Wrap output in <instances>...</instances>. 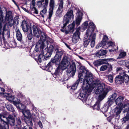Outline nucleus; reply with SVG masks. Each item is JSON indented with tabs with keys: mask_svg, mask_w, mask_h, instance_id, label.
<instances>
[{
	"mask_svg": "<svg viewBox=\"0 0 129 129\" xmlns=\"http://www.w3.org/2000/svg\"><path fill=\"white\" fill-rule=\"evenodd\" d=\"M81 68L83 77V89L79 93L78 97H80L85 100L90 94L92 89L96 87L97 88L100 86V85L105 84L100 83L98 79H94L92 74L85 68L84 66H81Z\"/></svg>",
	"mask_w": 129,
	"mask_h": 129,
	"instance_id": "f257e3e1",
	"label": "nucleus"
},
{
	"mask_svg": "<svg viewBox=\"0 0 129 129\" xmlns=\"http://www.w3.org/2000/svg\"><path fill=\"white\" fill-rule=\"evenodd\" d=\"M55 51L56 52V54L54 58L51 59V61L45 66V69L47 71L50 72L52 68V66L53 63L58 65L54 74L56 77L59 78L60 77L59 74L60 72L61 73V70H63L67 68L70 62L68 60L67 57L65 56L63 57L61 63H60L63 52L61 50L58 48L55 49Z\"/></svg>",
	"mask_w": 129,
	"mask_h": 129,
	"instance_id": "f03ea898",
	"label": "nucleus"
},
{
	"mask_svg": "<svg viewBox=\"0 0 129 129\" xmlns=\"http://www.w3.org/2000/svg\"><path fill=\"white\" fill-rule=\"evenodd\" d=\"M4 9L6 10L4 7L0 6V38L2 36L3 40H4L5 36L7 38H9L10 34L8 24L4 19L3 11Z\"/></svg>",
	"mask_w": 129,
	"mask_h": 129,
	"instance_id": "7ed1b4c3",
	"label": "nucleus"
},
{
	"mask_svg": "<svg viewBox=\"0 0 129 129\" xmlns=\"http://www.w3.org/2000/svg\"><path fill=\"white\" fill-rule=\"evenodd\" d=\"M96 27L93 22H90L88 24L86 33V36L83 39V45L84 47H86L91 41V36L93 33Z\"/></svg>",
	"mask_w": 129,
	"mask_h": 129,
	"instance_id": "20e7f679",
	"label": "nucleus"
},
{
	"mask_svg": "<svg viewBox=\"0 0 129 129\" xmlns=\"http://www.w3.org/2000/svg\"><path fill=\"white\" fill-rule=\"evenodd\" d=\"M40 39L38 42V43L40 45V48H43L44 47L48 46L49 43H53V40L48 37L44 32L42 31L40 33Z\"/></svg>",
	"mask_w": 129,
	"mask_h": 129,
	"instance_id": "39448f33",
	"label": "nucleus"
},
{
	"mask_svg": "<svg viewBox=\"0 0 129 129\" xmlns=\"http://www.w3.org/2000/svg\"><path fill=\"white\" fill-rule=\"evenodd\" d=\"M100 85L96 89V90L99 92L101 93L99 95L98 98V100H97L100 102L106 96L109 90L107 85H106L105 84Z\"/></svg>",
	"mask_w": 129,
	"mask_h": 129,
	"instance_id": "423d86ee",
	"label": "nucleus"
},
{
	"mask_svg": "<svg viewBox=\"0 0 129 129\" xmlns=\"http://www.w3.org/2000/svg\"><path fill=\"white\" fill-rule=\"evenodd\" d=\"M76 65L74 62H72L71 63L70 67L67 71V73L66 75H64L63 78L64 81H67L70 79V77H73L74 76L76 71Z\"/></svg>",
	"mask_w": 129,
	"mask_h": 129,
	"instance_id": "0eeeda50",
	"label": "nucleus"
},
{
	"mask_svg": "<svg viewBox=\"0 0 129 129\" xmlns=\"http://www.w3.org/2000/svg\"><path fill=\"white\" fill-rule=\"evenodd\" d=\"M72 17L73 18L74 17L73 11L72 10H68L64 17L62 21L63 26L62 27L61 29H64L67 25L69 23L71 20Z\"/></svg>",
	"mask_w": 129,
	"mask_h": 129,
	"instance_id": "6e6552de",
	"label": "nucleus"
},
{
	"mask_svg": "<svg viewBox=\"0 0 129 129\" xmlns=\"http://www.w3.org/2000/svg\"><path fill=\"white\" fill-rule=\"evenodd\" d=\"M78 79L75 82L72 86H69L68 87V88H71L70 89L73 90L76 89L79 82L82 83L83 82V76L82 72V69L80 67L78 74Z\"/></svg>",
	"mask_w": 129,
	"mask_h": 129,
	"instance_id": "1a4fd4ad",
	"label": "nucleus"
},
{
	"mask_svg": "<svg viewBox=\"0 0 129 129\" xmlns=\"http://www.w3.org/2000/svg\"><path fill=\"white\" fill-rule=\"evenodd\" d=\"M21 27L23 31L24 32H27L28 31L31 29V25L30 23L26 21L25 19L22 21Z\"/></svg>",
	"mask_w": 129,
	"mask_h": 129,
	"instance_id": "9d476101",
	"label": "nucleus"
},
{
	"mask_svg": "<svg viewBox=\"0 0 129 129\" xmlns=\"http://www.w3.org/2000/svg\"><path fill=\"white\" fill-rule=\"evenodd\" d=\"M124 109L123 112H127V114L126 116L122 119V121L123 123H125L129 119V104H127V105L125 104L124 106Z\"/></svg>",
	"mask_w": 129,
	"mask_h": 129,
	"instance_id": "9b49d317",
	"label": "nucleus"
},
{
	"mask_svg": "<svg viewBox=\"0 0 129 129\" xmlns=\"http://www.w3.org/2000/svg\"><path fill=\"white\" fill-rule=\"evenodd\" d=\"M52 43L50 44H51ZM54 50V46L51 44L48 47H47L45 49V50L47 51V52L46 54V58L47 59L49 58Z\"/></svg>",
	"mask_w": 129,
	"mask_h": 129,
	"instance_id": "f8f14e48",
	"label": "nucleus"
},
{
	"mask_svg": "<svg viewBox=\"0 0 129 129\" xmlns=\"http://www.w3.org/2000/svg\"><path fill=\"white\" fill-rule=\"evenodd\" d=\"M55 6V2L54 0H50L49 4V16L48 19H50L53 14V10Z\"/></svg>",
	"mask_w": 129,
	"mask_h": 129,
	"instance_id": "ddd939ff",
	"label": "nucleus"
},
{
	"mask_svg": "<svg viewBox=\"0 0 129 129\" xmlns=\"http://www.w3.org/2000/svg\"><path fill=\"white\" fill-rule=\"evenodd\" d=\"M108 38L106 35H104L103 37V39L101 42V43H99L96 46L95 48H98L99 47L102 46V48H104L105 49L107 48V46H106V41L108 40Z\"/></svg>",
	"mask_w": 129,
	"mask_h": 129,
	"instance_id": "4468645a",
	"label": "nucleus"
},
{
	"mask_svg": "<svg viewBox=\"0 0 129 129\" xmlns=\"http://www.w3.org/2000/svg\"><path fill=\"white\" fill-rule=\"evenodd\" d=\"M63 0L60 1L57 10L56 11V16L60 17L61 16V14L63 9Z\"/></svg>",
	"mask_w": 129,
	"mask_h": 129,
	"instance_id": "2eb2a0df",
	"label": "nucleus"
},
{
	"mask_svg": "<svg viewBox=\"0 0 129 129\" xmlns=\"http://www.w3.org/2000/svg\"><path fill=\"white\" fill-rule=\"evenodd\" d=\"M34 36L39 38L40 36L42 31L36 26L34 25L32 27Z\"/></svg>",
	"mask_w": 129,
	"mask_h": 129,
	"instance_id": "dca6fc26",
	"label": "nucleus"
},
{
	"mask_svg": "<svg viewBox=\"0 0 129 129\" xmlns=\"http://www.w3.org/2000/svg\"><path fill=\"white\" fill-rule=\"evenodd\" d=\"M5 38L4 40H3L5 48H13L17 45V43L14 40L10 41L9 43L7 42Z\"/></svg>",
	"mask_w": 129,
	"mask_h": 129,
	"instance_id": "f3484780",
	"label": "nucleus"
},
{
	"mask_svg": "<svg viewBox=\"0 0 129 129\" xmlns=\"http://www.w3.org/2000/svg\"><path fill=\"white\" fill-rule=\"evenodd\" d=\"M119 74L122 75L123 83L124 82L125 83L127 84L129 82V71H128L127 74L125 72L123 71L119 73Z\"/></svg>",
	"mask_w": 129,
	"mask_h": 129,
	"instance_id": "a211bd4d",
	"label": "nucleus"
},
{
	"mask_svg": "<svg viewBox=\"0 0 129 129\" xmlns=\"http://www.w3.org/2000/svg\"><path fill=\"white\" fill-rule=\"evenodd\" d=\"M7 123L10 124L11 127L15 126V119L13 116L9 115L7 118Z\"/></svg>",
	"mask_w": 129,
	"mask_h": 129,
	"instance_id": "6ab92c4d",
	"label": "nucleus"
},
{
	"mask_svg": "<svg viewBox=\"0 0 129 129\" xmlns=\"http://www.w3.org/2000/svg\"><path fill=\"white\" fill-rule=\"evenodd\" d=\"M83 14L82 13L79 12L78 13L77 17L76 19V21L75 22L76 27L78 26L80 24L82 19Z\"/></svg>",
	"mask_w": 129,
	"mask_h": 129,
	"instance_id": "aec40b11",
	"label": "nucleus"
},
{
	"mask_svg": "<svg viewBox=\"0 0 129 129\" xmlns=\"http://www.w3.org/2000/svg\"><path fill=\"white\" fill-rule=\"evenodd\" d=\"M112 66L109 63H108L106 65L102 66L100 68V70L101 71H103L107 69L108 71L107 72L109 73L112 71Z\"/></svg>",
	"mask_w": 129,
	"mask_h": 129,
	"instance_id": "412c9836",
	"label": "nucleus"
},
{
	"mask_svg": "<svg viewBox=\"0 0 129 129\" xmlns=\"http://www.w3.org/2000/svg\"><path fill=\"white\" fill-rule=\"evenodd\" d=\"M75 26V21H74L73 22L68 26L69 30H66L64 33L67 34H68L70 32H73L74 30Z\"/></svg>",
	"mask_w": 129,
	"mask_h": 129,
	"instance_id": "4be33fe9",
	"label": "nucleus"
},
{
	"mask_svg": "<svg viewBox=\"0 0 129 129\" xmlns=\"http://www.w3.org/2000/svg\"><path fill=\"white\" fill-rule=\"evenodd\" d=\"M12 14V13L11 11H9L7 12L5 17L6 20L5 21H8V23L11 22L13 20V17Z\"/></svg>",
	"mask_w": 129,
	"mask_h": 129,
	"instance_id": "5701e85b",
	"label": "nucleus"
},
{
	"mask_svg": "<svg viewBox=\"0 0 129 129\" xmlns=\"http://www.w3.org/2000/svg\"><path fill=\"white\" fill-rule=\"evenodd\" d=\"M115 81L116 84H121L123 83V79L122 75L120 74L117 75L115 77Z\"/></svg>",
	"mask_w": 129,
	"mask_h": 129,
	"instance_id": "b1692460",
	"label": "nucleus"
},
{
	"mask_svg": "<svg viewBox=\"0 0 129 129\" xmlns=\"http://www.w3.org/2000/svg\"><path fill=\"white\" fill-rule=\"evenodd\" d=\"M107 50L101 49L100 50L98 51L95 53V55L97 57H100L102 56H105L106 54L107 53Z\"/></svg>",
	"mask_w": 129,
	"mask_h": 129,
	"instance_id": "393cba45",
	"label": "nucleus"
},
{
	"mask_svg": "<svg viewBox=\"0 0 129 129\" xmlns=\"http://www.w3.org/2000/svg\"><path fill=\"white\" fill-rule=\"evenodd\" d=\"M80 35L74 33L72 38V42L74 43H76L79 41L80 38Z\"/></svg>",
	"mask_w": 129,
	"mask_h": 129,
	"instance_id": "a878e982",
	"label": "nucleus"
},
{
	"mask_svg": "<svg viewBox=\"0 0 129 129\" xmlns=\"http://www.w3.org/2000/svg\"><path fill=\"white\" fill-rule=\"evenodd\" d=\"M33 119V117L31 116L24 119L25 123L28 125L27 126H31L33 125L32 120Z\"/></svg>",
	"mask_w": 129,
	"mask_h": 129,
	"instance_id": "bb28decb",
	"label": "nucleus"
},
{
	"mask_svg": "<svg viewBox=\"0 0 129 129\" xmlns=\"http://www.w3.org/2000/svg\"><path fill=\"white\" fill-rule=\"evenodd\" d=\"M46 54L45 55L44 53L42 52L38 56V60L39 62L41 63L42 60H44V59L47 60L49 58H48L47 59L46 58Z\"/></svg>",
	"mask_w": 129,
	"mask_h": 129,
	"instance_id": "cd10ccee",
	"label": "nucleus"
},
{
	"mask_svg": "<svg viewBox=\"0 0 129 129\" xmlns=\"http://www.w3.org/2000/svg\"><path fill=\"white\" fill-rule=\"evenodd\" d=\"M16 37L18 40L21 43L22 42V36L19 29H18L16 31Z\"/></svg>",
	"mask_w": 129,
	"mask_h": 129,
	"instance_id": "c85d7f7f",
	"label": "nucleus"
},
{
	"mask_svg": "<svg viewBox=\"0 0 129 129\" xmlns=\"http://www.w3.org/2000/svg\"><path fill=\"white\" fill-rule=\"evenodd\" d=\"M96 37V33H94L92 34L91 36V41H90V46L92 48L93 47L95 43V40Z\"/></svg>",
	"mask_w": 129,
	"mask_h": 129,
	"instance_id": "c756f323",
	"label": "nucleus"
},
{
	"mask_svg": "<svg viewBox=\"0 0 129 129\" xmlns=\"http://www.w3.org/2000/svg\"><path fill=\"white\" fill-rule=\"evenodd\" d=\"M16 122L17 124L15 125L14 128V129H19V128H20L21 127V121L19 117L17 119Z\"/></svg>",
	"mask_w": 129,
	"mask_h": 129,
	"instance_id": "7c9ffc66",
	"label": "nucleus"
},
{
	"mask_svg": "<svg viewBox=\"0 0 129 129\" xmlns=\"http://www.w3.org/2000/svg\"><path fill=\"white\" fill-rule=\"evenodd\" d=\"M101 103L99 101H97L94 105L92 106L94 110H99L100 109Z\"/></svg>",
	"mask_w": 129,
	"mask_h": 129,
	"instance_id": "2f4dec72",
	"label": "nucleus"
},
{
	"mask_svg": "<svg viewBox=\"0 0 129 129\" xmlns=\"http://www.w3.org/2000/svg\"><path fill=\"white\" fill-rule=\"evenodd\" d=\"M22 113L24 116V119L32 116L30 112L28 111L25 110L22 112Z\"/></svg>",
	"mask_w": 129,
	"mask_h": 129,
	"instance_id": "473e14b6",
	"label": "nucleus"
},
{
	"mask_svg": "<svg viewBox=\"0 0 129 129\" xmlns=\"http://www.w3.org/2000/svg\"><path fill=\"white\" fill-rule=\"evenodd\" d=\"M27 38L28 40L31 41L33 38L34 35H33L32 32V29L28 31L27 32Z\"/></svg>",
	"mask_w": 129,
	"mask_h": 129,
	"instance_id": "72a5a7b5",
	"label": "nucleus"
},
{
	"mask_svg": "<svg viewBox=\"0 0 129 129\" xmlns=\"http://www.w3.org/2000/svg\"><path fill=\"white\" fill-rule=\"evenodd\" d=\"M106 41V46H107V48L108 47L110 46H111L112 47L114 48V47H116V46L115 45V43L111 41H108V40Z\"/></svg>",
	"mask_w": 129,
	"mask_h": 129,
	"instance_id": "f704fd0d",
	"label": "nucleus"
},
{
	"mask_svg": "<svg viewBox=\"0 0 129 129\" xmlns=\"http://www.w3.org/2000/svg\"><path fill=\"white\" fill-rule=\"evenodd\" d=\"M109 107L105 104L103 107H102L101 109V111L104 114L106 112L108 109Z\"/></svg>",
	"mask_w": 129,
	"mask_h": 129,
	"instance_id": "c9c22d12",
	"label": "nucleus"
},
{
	"mask_svg": "<svg viewBox=\"0 0 129 129\" xmlns=\"http://www.w3.org/2000/svg\"><path fill=\"white\" fill-rule=\"evenodd\" d=\"M19 16L18 15H16L14 19L13 24L15 25L16 24V25H18L19 23Z\"/></svg>",
	"mask_w": 129,
	"mask_h": 129,
	"instance_id": "e433bc0d",
	"label": "nucleus"
},
{
	"mask_svg": "<svg viewBox=\"0 0 129 129\" xmlns=\"http://www.w3.org/2000/svg\"><path fill=\"white\" fill-rule=\"evenodd\" d=\"M115 113L114 114H112L110 115L109 117L107 118V120L109 122H111V121L112 119L114 117H115L116 119L119 120V117L118 119L116 118V112H115Z\"/></svg>",
	"mask_w": 129,
	"mask_h": 129,
	"instance_id": "4c0bfd02",
	"label": "nucleus"
},
{
	"mask_svg": "<svg viewBox=\"0 0 129 129\" xmlns=\"http://www.w3.org/2000/svg\"><path fill=\"white\" fill-rule=\"evenodd\" d=\"M6 108L8 110L13 113H14L15 111V110L13 106L10 104L7 105Z\"/></svg>",
	"mask_w": 129,
	"mask_h": 129,
	"instance_id": "58836bf2",
	"label": "nucleus"
},
{
	"mask_svg": "<svg viewBox=\"0 0 129 129\" xmlns=\"http://www.w3.org/2000/svg\"><path fill=\"white\" fill-rule=\"evenodd\" d=\"M108 101L105 104L109 107L114 103L115 100H113L111 98H108Z\"/></svg>",
	"mask_w": 129,
	"mask_h": 129,
	"instance_id": "ea45409f",
	"label": "nucleus"
},
{
	"mask_svg": "<svg viewBox=\"0 0 129 129\" xmlns=\"http://www.w3.org/2000/svg\"><path fill=\"white\" fill-rule=\"evenodd\" d=\"M126 53L124 52H122L119 54L118 57L117 59L122 58L124 57L126 55Z\"/></svg>",
	"mask_w": 129,
	"mask_h": 129,
	"instance_id": "a19ab883",
	"label": "nucleus"
},
{
	"mask_svg": "<svg viewBox=\"0 0 129 129\" xmlns=\"http://www.w3.org/2000/svg\"><path fill=\"white\" fill-rule=\"evenodd\" d=\"M94 65L96 67H98L102 65L100 60H97L93 62Z\"/></svg>",
	"mask_w": 129,
	"mask_h": 129,
	"instance_id": "79ce46f5",
	"label": "nucleus"
},
{
	"mask_svg": "<svg viewBox=\"0 0 129 129\" xmlns=\"http://www.w3.org/2000/svg\"><path fill=\"white\" fill-rule=\"evenodd\" d=\"M88 25V21H86L84 22L82 25L81 26L83 28H84L85 29H86Z\"/></svg>",
	"mask_w": 129,
	"mask_h": 129,
	"instance_id": "37998d69",
	"label": "nucleus"
},
{
	"mask_svg": "<svg viewBox=\"0 0 129 129\" xmlns=\"http://www.w3.org/2000/svg\"><path fill=\"white\" fill-rule=\"evenodd\" d=\"M38 45H36V46L35 48V51L37 52H38L39 51V49L40 48V49H43V48L41 49L40 48V45L39 43H38Z\"/></svg>",
	"mask_w": 129,
	"mask_h": 129,
	"instance_id": "c03bdc74",
	"label": "nucleus"
},
{
	"mask_svg": "<svg viewBox=\"0 0 129 129\" xmlns=\"http://www.w3.org/2000/svg\"><path fill=\"white\" fill-rule=\"evenodd\" d=\"M117 94L115 92L112 95H111L110 96H109V98L113 100H115V98L117 96Z\"/></svg>",
	"mask_w": 129,
	"mask_h": 129,
	"instance_id": "a18cd8bd",
	"label": "nucleus"
},
{
	"mask_svg": "<svg viewBox=\"0 0 129 129\" xmlns=\"http://www.w3.org/2000/svg\"><path fill=\"white\" fill-rule=\"evenodd\" d=\"M108 78L109 81L110 82H113V75H108Z\"/></svg>",
	"mask_w": 129,
	"mask_h": 129,
	"instance_id": "49530a36",
	"label": "nucleus"
},
{
	"mask_svg": "<svg viewBox=\"0 0 129 129\" xmlns=\"http://www.w3.org/2000/svg\"><path fill=\"white\" fill-rule=\"evenodd\" d=\"M4 127L5 129H9V126L10 125L9 123H7V122H6L4 123Z\"/></svg>",
	"mask_w": 129,
	"mask_h": 129,
	"instance_id": "de8ad7c7",
	"label": "nucleus"
},
{
	"mask_svg": "<svg viewBox=\"0 0 129 129\" xmlns=\"http://www.w3.org/2000/svg\"><path fill=\"white\" fill-rule=\"evenodd\" d=\"M40 0V1H38L37 2V5L39 7L43 6H42V5L43 2H42V0Z\"/></svg>",
	"mask_w": 129,
	"mask_h": 129,
	"instance_id": "09e8293b",
	"label": "nucleus"
},
{
	"mask_svg": "<svg viewBox=\"0 0 129 129\" xmlns=\"http://www.w3.org/2000/svg\"><path fill=\"white\" fill-rule=\"evenodd\" d=\"M100 60L102 64L104 63H106V64L108 63L107 61V59H103Z\"/></svg>",
	"mask_w": 129,
	"mask_h": 129,
	"instance_id": "8fccbe9b",
	"label": "nucleus"
},
{
	"mask_svg": "<svg viewBox=\"0 0 129 129\" xmlns=\"http://www.w3.org/2000/svg\"><path fill=\"white\" fill-rule=\"evenodd\" d=\"M19 129H33V128L29 126H25L22 127H21L19 128Z\"/></svg>",
	"mask_w": 129,
	"mask_h": 129,
	"instance_id": "3c124183",
	"label": "nucleus"
},
{
	"mask_svg": "<svg viewBox=\"0 0 129 129\" xmlns=\"http://www.w3.org/2000/svg\"><path fill=\"white\" fill-rule=\"evenodd\" d=\"M42 2H43V4L47 6L48 4V0H42Z\"/></svg>",
	"mask_w": 129,
	"mask_h": 129,
	"instance_id": "603ef678",
	"label": "nucleus"
},
{
	"mask_svg": "<svg viewBox=\"0 0 129 129\" xmlns=\"http://www.w3.org/2000/svg\"><path fill=\"white\" fill-rule=\"evenodd\" d=\"M47 10L46 8L45 7L43 9V10H42L40 12V14H45L46 13Z\"/></svg>",
	"mask_w": 129,
	"mask_h": 129,
	"instance_id": "864d4df0",
	"label": "nucleus"
},
{
	"mask_svg": "<svg viewBox=\"0 0 129 129\" xmlns=\"http://www.w3.org/2000/svg\"><path fill=\"white\" fill-rule=\"evenodd\" d=\"M80 27H79L77 28L76 31L75 33H77L78 34L80 35V33L79 32V30H80Z\"/></svg>",
	"mask_w": 129,
	"mask_h": 129,
	"instance_id": "5fc2aeb1",
	"label": "nucleus"
},
{
	"mask_svg": "<svg viewBox=\"0 0 129 129\" xmlns=\"http://www.w3.org/2000/svg\"><path fill=\"white\" fill-rule=\"evenodd\" d=\"M123 68L121 67H118L116 68V70L117 72L122 70Z\"/></svg>",
	"mask_w": 129,
	"mask_h": 129,
	"instance_id": "6e6d98bb",
	"label": "nucleus"
},
{
	"mask_svg": "<svg viewBox=\"0 0 129 129\" xmlns=\"http://www.w3.org/2000/svg\"><path fill=\"white\" fill-rule=\"evenodd\" d=\"M33 9H34L35 10L34 12V13L37 14H38V12L36 8L35 7H33Z\"/></svg>",
	"mask_w": 129,
	"mask_h": 129,
	"instance_id": "4d7b16f0",
	"label": "nucleus"
},
{
	"mask_svg": "<svg viewBox=\"0 0 129 129\" xmlns=\"http://www.w3.org/2000/svg\"><path fill=\"white\" fill-rule=\"evenodd\" d=\"M38 124L39 126V127L41 128H42L43 127V125L42 122L40 120L38 122Z\"/></svg>",
	"mask_w": 129,
	"mask_h": 129,
	"instance_id": "13d9d810",
	"label": "nucleus"
},
{
	"mask_svg": "<svg viewBox=\"0 0 129 129\" xmlns=\"http://www.w3.org/2000/svg\"><path fill=\"white\" fill-rule=\"evenodd\" d=\"M116 48L115 49L113 47V48L111 49H110L109 50V51L110 52H112L116 51Z\"/></svg>",
	"mask_w": 129,
	"mask_h": 129,
	"instance_id": "bf43d9fd",
	"label": "nucleus"
},
{
	"mask_svg": "<svg viewBox=\"0 0 129 129\" xmlns=\"http://www.w3.org/2000/svg\"><path fill=\"white\" fill-rule=\"evenodd\" d=\"M107 60L112 61H114L115 60V59H114L111 58H107Z\"/></svg>",
	"mask_w": 129,
	"mask_h": 129,
	"instance_id": "052dcab7",
	"label": "nucleus"
},
{
	"mask_svg": "<svg viewBox=\"0 0 129 129\" xmlns=\"http://www.w3.org/2000/svg\"><path fill=\"white\" fill-rule=\"evenodd\" d=\"M35 0H32L31 1V4L33 6V7H35Z\"/></svg>",
	"mask_w": 129,
	"mask_h": 129,
	"instance_id": "680f3d73",
	"label": "nucleus"
},
{
	"mask_svg": "<svg viewBox=\"0 0 129 129\" xmlns=\"http://www.w3.org/2000/svg\"><path fill=\"white\" fill-rule=\"evenodd\" d=\"M65 45L69 49H71V48L70 47V45H68L67 44V43H64Z\"/></svg>",
	"mask_w": 129,
	"mask_h": 129,
	"instance_id": "e2e57ef3",
	"label": "nucleus"
},
{
	"mask_svg": "<svg viewBox=\"0 0 129 129\" xmlns=\"http://www.w3.org/2000/svg\"><path fill=\"white\" fill-rule=\"evenodd\" d=\"M5 91V90L4 88H1V93L4 92Z\"/></svg>",
	"mask_w": 129,
	"mask_h": 129,
	"instance_id": "0e129e2a",
	"label": "nucleus"
},
{
	"mask_svg": "<svg viewBox=\"0 0 129 129\" xmlns=\"http://www.w3.org/2000/svg\"><path fill=\"white\" fill-rule=\"evenodd\" d=\"M124 62H125L124 61V60L120 61H119L118 62L119 64H123Z\"/></svg>",
	"mask_w": 129,
	"mask_h": 129,
	"instance_id": "69168bd1",
	"label": "nucleus"
},
{
	"mask_svg": "<svg viewBox=\"0 0 129 129\" xmlns=\"http://www.w3.org/2000/svg\"><path fill=\"white\" fill-rule=\"evenodd\" d=\"M8 97L11 99H13V97L11 94L9 95Z\"/></svg>",
	"mask_w": 129,
	"mask_h": 129,
	"instance_id": "338daca9",
	"label": "nucleus"
},
{
	"mask_svg": "<svg viewBox=\"0 0 129 129\" xmlns=\"http://www.w3.org/2000/svg\"><path fill=\"white\" fill-rule=\"evenodd\" d=\"M60 30L62 32L64 33L66 29H60Z\"/></svg>",
	"mask_w": 129,
	"mask_h": 129,
	"instance_id": "774afa93",
	"label": "nucleus"
}]
</instances>
